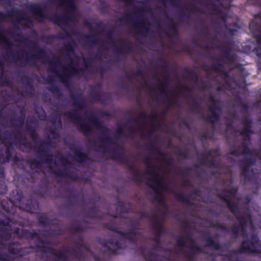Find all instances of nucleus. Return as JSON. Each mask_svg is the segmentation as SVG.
<instances>
[{"mask_svg": "<svg viewBox=\"0 0 261 261\" xmlns=\"http://www.w3.org/2000/svg\"><path fill=\"white\" fill-rule=\"evenodd\" d=\"M66 33V37L69 41L64 42L65 48L67 53V57L65 58V61H62L55 57L50 59L45 49L36 48L33 54L27 55L26 62L40 60L43 64L47 63L48 71L51 75L59 79L66 87L69 89L71 77L80 74L81 72L87 70L88 66L84 58L75 57L74 59L71 58L76 43L71 38V33L67 32Z\"/></svg>", "mask_w": 261, "mask_h": 261, "instance_id": "nucleus-1", "label": "nucleus"}, {"mask_svg": "<svg viewBox=\"0 0 261 261\" xmlns=\"http://www.w3.org/2000/svg\"><path fill=\"white\" fill-rule=\"evenodd\" d=\"M51 124L53 128L45 129L49 141L47 143L43 142H41L40 144V148L43 150L41 151L39 156L41 158V162L33 161L30 164L31 168L32 169H39L46 164L48 167V171L49 172L57 174L53 169L55 167L61 165L64 167H68L72 164L71 162H74V160L79 163L86 162L88 159L87 155L82 152L81 149L79 147L74 145L70 146L71 150L74 154V158L70 155L67 158L63 157L60 153H58L55 157L54 160L53 159V155L48 154V150L53 146L52 144L57 143L60 140V136L57 131L62 126L60 114L56 115L55 118L52 117Z\"/></svg>", "mask_w": 261, "mask_h": 261, "instance_id": "nucleus-2", "label": "nucleus"}, {"mask_svg": "<svg viewBox=\"0 0 261 261\" xmlns=\"http://www.w3.org/2000/svg\"><path fill=\"white\" fill-rule=\"evenodd\" d=\"M238 190L236 188L230 190H225L222 193L219 194L220 197L224 199L228 208L232 213L236 216L240 225L236 227L233 226L231 229L232 232L237 235L243 236L244 240L241 246L239 252L240 253H261V245L257 236L255 234H252L249 236L245 233V228L246 225L249 224L250 229L254 230L253 224L251 216L247 212L240 214L238 213V208L236 204L233 201Z\"/></svg>", "mask_w": 261, "mask_h": 261, "instance_id": "nucleus-3", "label": "nucleus"}, {"mask_svg": "<svg viewBox=\"0 0 261 261\" xmlns=\"http://www.w3.org/2000/svg\"><path fill=\"white\" fill-rule=\"evenodd\" d=\"M145 163L147 167V184L152 193V199L154 202H159L166 209L167 205L164 202V195L166 193H169L167 181L168 176L167 170L163 165L158 167L153 164L152 159H146Z\"/></svg>", "mask_w": 261, "mask_h": 261, "instance_id": "nucleus-4", "label": "nucleus"}, {"mask_svg": "<svg viewBox=\"0 0 261 261\" xmlns=\"http://www.w3.org/2000/svg\"><path fill=\"white\" fill-rule=\"evenodd\" d=\"M74 107L76 110L67 112L64 115L69 118L75 124L78 125V129L82 132L85 136H88L91 133V125L102 133V138L101 143L109 145L111 143L110 139V130L103 127L99 120L92 116L88 119L81 117L79 111L82 110L85 105L82 98L77 96V97H73Z\"/></svg>", "mask_w": 261, "mask_h": 261, "instance_id": "nucleus-5", "label": "nucleus"}, {"mask_svg": "<svg viewBox=\"0 0 261 261\" xmlns=\"http://www.w3.org/2000/svg\"><path fill=\"white\" fill-rule=\"evenodd\" d=\"M60 6L69 13V16L55 15L52 19L55 23L65 30L67 25H72L76 20L77 13L73 0H58Z\"/></svg>", "mask_w": 261, "mask_h": 261, "instance_id": "nucleus-6", "label": "nucleus"}, {"mask_svg": "<svg viewBox=\"0 0 261 261\" xmlns=\"http://www.w3.org/2000/svg\"><path fill=\"white\" fill-rule=\"evenodd\" d=\"M122 238L119 241L115 238L111 239L109 242L105 244L104 247L107 248L105 251H109L110 253H116L117 250L121 248L120 242L128 240L130 241H136L140 238V235L138 234L137 230H134L130 232L122 233L120 231L117 232Z\"/></svg>", "mask_w": 261, "mask_h": 261, "instance_id": "nucleus-7", "label": "nucleus"}, {"mask_svg": "<svg viewBox=\"0 0 261 261\" xmlns=\"http://www.w3.org/2000/svg\"><path fill=\"white\" fill-rule=\"evenodd\" d=\"M176 245L179 248V254H183L184 256L189 260L193 259L192 256H189L185 252L188 250L193 253H201L202 248L195 245L194 242L191 237H181L176 241Z\"/></svg>", "mask_w": 261, "mask_h": 261, "instance_id": "nucleus-8", "label": "nucleus"}, {"mask_svg": "<svg viewBox=\"0 0 261 261\" xmlns=\"http://www.w3.org/2000/svg\"><path fill=\"white\" fill-rule=\"evenodd\" d=\"M143 14L135 12L133 15L128 14L124 16L123 20H128V22L132 27L142 32L147 33L150 29V24L143 17Z\"/></svg>", "mask_w": 261, "mask_h": 261, "instance_id": "nucleus-9", "label": "nucleus"}, {"mask_svg": "<svg viewBox=\"0 0 261 261\" xmlns=\"http://www.w3.org/2000/svg\"><path fill=\"white\" fill-rule=\"evenodd\" d=\"M0 140L2 142V143L6 147V156L5 158L0 156V162L1 163L8 162L10 161L11 156L9 148L11 147L12 145L17 144L18 143V141L17 139L13 138L12 134L8 132L4 133L3 134V137L2 138V136Z\"/></svg>", "mask_w": 261, "mask_h": 261, "instance_id": "nucleus-10", "label": "nucleus"}, {"mask_svg": "<svg viewBox=\"0 0 261 261\" xmlns=\"http://www.w3.org/2000/svg\"><path fill=\"white\" fill-rule=\"evenodd\" d=\"M44 252L50 254V257L55 258L58 260H63V261H68L70 258L74 259L75 257H77L76 250H64L55 252L54 251L48 249V251L44 250Z\"/></svg>", "mask_w": 261, "mask_h": 261, "instance_id": "nucleus-11", "label": "nucleus"}, {"mask_svg": "<svg viewBox=\"0 0 261 261\" xmlns=\"http://www.w3.org/2000/svg\"><path fill=\"white\" fill-rule=\"evenodd\" d=\"M209 102L211 105L210 111L211 115L207 116L206 119L207 121L212 123L216 122L219 117V114L221 112V105L219 101H216L213 97H211Z\"/></svg>", "mask_w": 261, "mask_h": 261, "instance_id": "nucleus-12", "label": "nucleus"}, {"mask_svg": "<svg viewBox=\"0 0 261 261\" xmlns=\"http://www.w3.org/2000/svg\"><path fill=\"white\" fill-rule=\"evenodd\" d=\"M30 10L33 15L40 21L39 19H45L46 16L40 6L36 4H33L30 7Z\"/></svg>", "mask_w": 261, "mask_h": 261, "instance_id": "nucleus-13", "label": "nucleus"}, {"mask_svg": "<svg viewBox=\"0 0 261 261\" xmlns=\"http://www.w3.org/2000/svg\"><path fill=\"white\" fill-rule=\"evenodd\" d=\"M140 118H142L143 119L148 120L149 121V124L150 125V132H154L158 129L157 126L154 124L156 121V117L155 114H152L147 116L145 113H141L140 115Z\"/></svg>", "mask_w": 261, "mask_h": 261, "instance_id": "nucleus-14", "label": "nucleus"}, {"mask_svg": "<svg viewBox=\"0 0 261 261\" xmlns=\"http://www.w3.org/2000/svg\"><path fill=\"white\" fill-rule=\"evenodd\" d=\"M153 232L155 237V239L157 240L164 232L162 221L155 220L153 222Z\"/></svg>", "mask_w": 261, "mask_h": 261, "instance_id": "nucleus-15", "label": "nucleus"}, {"mask_svg": "<svg viewBox=\"0 0 261 261\" xmlns=\"http://www.w3.org/2000/svg\"><path fill=\"white\" fill-rule=\"evenodd\" d=\"M0 44H4L7 48L8 53H10L11 55L13 57L15 55L14 53L12 51V43L9 40V39L3 35L0 32Z\"/></svg>", "mask_w": 261, "mask_h": 261, "instance_id": "nucleus-16", "label": "nucleus"}, {"mask_svg": "<svg viewBox=\"0 0 261 261\" xmlns=\"http://www.w3.org/2000/svg\"><path fill=\"white\" fill-rule=\"evenodd\" d=\"M9 252L13 254L21 255L20 245L18 243H14L10 244L9 247Z\"/></svg>", "mask_w": 261, "mask_h": 261, "instance_id": "nucleus-17", "label": "nucleus"}, {"mask_svg": "<svg viewBox=\"0 0 261 261\" xmlns=\"http://www.w3.org/2000/svg\"><path fill=\"white\" fill-rule=\"evenodd\" d=\"M205 247L213 248L214 250H220L221 248L219 244L216 243L211 238H208L206 240V244Z\"/></svg>", "mask_w": 261, "mask_h": 261, "instance_id": "nucleus-18", "label": "nucleus"}, {"mask_svg": "<svg viewBox=\"0 0 261 261\" xmlns=\"http://www.w3.org/2000/svg\"><path fill=\"white\" fill-rule=\"evenodd\" d=\"M143 253L146 261H157L158 259V256L152 253V252L146 254L145 252H143Z\"/></svg>", "mask_w": 261, "mask_h": 261, "instance_id": "nucleus-19", "label": "nucleus"}, {"mask_svg": "<svg viewBox=\"0 0 261 261\" xmlns=\"http://www.w3.org/2000/svg\"><path fill=\"white\" fill-rule=\"evenodd\" d=\"M48 90L52 92L53 94L57 95L58 97H60L61 96V93L60 92V90L59 88L53 84L49 85L48 87Z\"/></svg>", "mask_w": 261, "mask_h": 261, "instance_id": "nucleus-20", "label": "nucleus"}, {"mask_svg": "<svg viewBox=\"0 0 261 261\" xmlns=\"http://www.w3.org/2000/svg\"><path fill=\"white\" fill-rule=\"evenodd\" d=\"M218 154V151L217 150H215L214 152L213 151H211L209 152V155H208V158H211V159L212 160V163L211 164H207V165H209L210 166H213L214 165V163H213L215 161V159H214V155L215 156H216Z\"/></svg>", "mask_w": 261, "mask_h": 261, "instance_id": "nucleus-21", "label": "nucleus"}, {"mask_svg": "<svg viewBox=\"0 0 261 261\" xmlns=\"http://www.w3.org/2000/svg\"><path fill=\"white\" fill-rule=\"evenodd\" d=\"M158 89L162 94H165L166 89V86L163 82H160L158 84Z\"/></svg>", "mask_w": 261, "mask_h": 261, "instance_id": "nucleus-22", "label": "nucleus"}, {"mask_svg": "<svg viewBox=\"0 0 261 261\" xmlns=\"http://www.w3.org/2000/svg\"><path fill=\"white\" fill-rule=\"evenodd\" d=\"M47 219L45 215L40 216L38 217L39 222L43 225H45V224L47 222Z\"/></svg>", "mask_w": 261, "mask_h": 261, "instance_id": "nucleus-23", "label": "nucleus"}, {"mask_svg": "<svg viewBox=\"0 0 261 261\" xmlns=\"http://www.w3.org/2000/svg\"><path fill=\"white\" fill-rule=\"evenodd\" d=\"M131 171L133 173V174H135V175H134V180H136L137 179V176L139 175V171L138 170H134V169H131Z\"/></svg>", "mask_w": 261, "mask_h": 261, "instance_id": "nucleus-24", "label": "nucleus"}, {"mask_svg": "<svg viewBox=\"0 0 261 261\" xmlns=\"http://www.w3.org/2000/svg\"><path fill=\"white\" fill-rule=\"evenodd\" d=\"M41 110L43 112V114H41L40 116H39L38 117L41 120H44L46 117V115H45V114L43 110Z\"/></svg>", "mask_w": 261, "mask_h": 261, "instance_id": "nucleus-25", "label": "nucleus"}, {"mask_svg": "<svg viewBox=\"0 0 261 261\" xmlns=\"http://www.w3.org/2000/svg\"><path fill=\"white\" fill-rule=\"evenodd\" d=\"M31 136L33 140H34L35 141H36L37 137L35 132H32L31 135Z\"/></svg>", "mask_w": 261, "mask_h": 261, "instance_id": "nucleus-26", "label": "nucleus"}, {"mask_svg": "<svg viewBox=\"0 0 261 261\" xmlns=\"http://www.w3.org/2000/svg\"><path fill=\"white\" fill-rule=\"evenodd\" d=\"M122 133H123V129L121 127H119L117 129V133L118 135H121L122 134Z\"/></svg>", "mask_w": 261, "mask_h": 261, "instance_id": "nucleus-27", "label": "nucleus"}, {"mask_svg": "<svg viewBox=\"0 0 261 261\" xmlns=\"http://www.w3.org/2000/svg\"><path fill=\"white\" fill-rule=\"evenodd\" d=\"M29 236L31 238H33L35 237H37L38 236V234H37V233H36V232H34V233H29Z\"/></svg>", "mask_w": 261, "mask_h": 261, "instance_id": "nucleus-28", "label": "nucleus"}, {"mask_svg": "<svg viewBox=\"0 0 261 261\" xmlns=\"http://www.w3.org/2000/svg\"><path fill=\"white\" fill-rule=\"evenodd\" d=\"M257 42L259 45H261V35L256 39Z\"/></svg>", "mask_w": 261, "mask_h": 261, "instance_id": "nucleus-29", "label": "nucleus"}, {"mask_svg": "<svg viewBox=\"0 0 261 261\" xmlns=\"http://www.w3.org/2000/svg\"><path fill=\"white\" fill-rule=\"evenodd\" d=\"M174 1L175 0H164V3H166L168 2H169V3H170L172 5H173L174 3Z\"/></svg>", "mask_w": 261, "mask_h": 261, "instance_id": "nucleus-30", "label": "nucleus"}, {"mask_svg": "<svg viewBox=\"0 0 261 261\" xmlns=\"http://www.w3.org/2000/svg\"><path fill=\"white\" fill-rule=\"evenodd\" d=\"M81 242H82V243L79 244V245H80L79 248H80V250H83V249L84 248L86 249V247L83 244H83V242L82 241H81Z\"/></svg>", "mask_w": 261, "mask_h": 261, "instance_id": "nucleus-31", "label": "nucleus"}, {"mask_svg": "<svg viewBox=\"0 0 261 261\" xmlns=\"http://www.w3.org/2000/svg\"><path fill=\"white\" fill-rule=\"evenodd\" d=\"M7 257V255H5V256H4V258H2V257H0V259H6Z\"/></svg>", "mask_w": 261, "mask_h": 261, "instance_id": "nucleus-32", "label": "nucleus"}, {"mask_svg": "<svg viewBox=\"0 0 261 261\" xmlns=\"http://www.w3.org/2000/svg\"><path fill=\"white\" fill-rule=\"evenodd\" d=\"M0 17L1 18H3V13H2V12H0Z\"/></svg>", "mask_w": 261, "mask_h": 261, "instance_id": "nucleus-33", "label": "nucleus"}, {"mask_svg": "<svg viewBox=\"0 0 261 261\" xmlns=\"http://www.w3.org/2000/svg\"><path fill=\"white\" fill-rule=\"evenodd\" d=\"M92 41L93 42V43L94 44H95V43H98V41H95V40L93 41V40H92Z\"/></svg>", "mask_w": 261, "mask_h": 261, "instance_id": "nucleus-34", "label": "nucleus"}, {"mask_svg": "<svg viewBox=\"0 0 261 261\" xmlns=\"http://www.w3.org/2000/svg\"><path fill=\"white\" fill-rule=\"evenodd\" d=\"M243 107H244V108H248V106H247V105H246V104H244V105H243Z\"/></svg>", "mask_w": 261, "mask_h": 261, "instance_id": "nucleus-35", "label": "nucleus"}, {"mask_svg": "<svg viewBox=\"0 0 261 261\" xmlns=\"http://www.w3.org/2000/svg\"><path fill=\"white\" fill-rule=\"evenodd\" d=\"M24 119H22V121H21V124H23V122H24Z\"/></svg>", "mask_w": 261, "mask_h": 261, "instance_id": "nucleus-36", "label": "nucleus"}, {"mask_svg": "<svg viewBox=\"0 0 261 261\" xmlns=\"http://www.w3.org/2000/svg\"><path fill=\"white\" fill-rule=\"evenodd\" d=\"M109 39H110V40L111 41V42H112L113 43L114 42V40H113V39H112V38H110Z\"/></svg>", "mask_w": 261, "mask_h": 261, "instance_id": "nucleus-37", "label": "nucleus"}, {"mask_svg": "<svg viewBox=\"0 0 261 261\" xmlns=\"http://www.w3.org/2000/svg\"><path fill=\"white\" fill-rule=\"evenodd\" d=\"M4 58H5V60H8L5 56H4Z\"/></svg>", "mask_w": 261, "mask_h": 261, "instance_id": "nucleus-38", "label": "nucleus"}, {"mask_svg": "<svg viewBox=\"0 0 261 261\" xmlns=\"http://www.w3.org/2000/svg\"><path fill=\"white\" fill-rule=\"evenodd\" d=\"M61 176H64V175L63 174H62H62H61Z\"/></svg>", "mask_w": 261, "mask_h": 261, "instance_id": "nucleus-39", "label": "nucleus"}, {"mask_svg": "<svg viewBox=\"0 0 261 261\" xmlns=\"http://www.w3.org/2000/svg\"><path fill=\"white\" fill-rule=\"evenodd\" d=\"M42 171H43V172H45V171L44 169L42 170Z\"/></svg>", "mask_w": 261, "mask_h": 261, "instance_id": "nucleus-40", "label": "nucleus"}]
</instances>
